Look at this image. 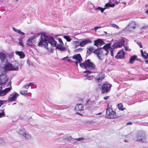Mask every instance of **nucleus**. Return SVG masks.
Returning a JSON list of instances; mask_svg holds the SVG:
<instances>
[{"mask_svg":"<svg viewBox=\"0 0 148 148\" xmlns=\"http://www.w3.org/2000/svg\"><path fill=\"white\" fill-rule=\"evenodd\" d=\"M84 140V138L83 137H81L80 138H75L74 139V140L75 141H80L83 140Z\"/></svg>","mask_w":148,"mask_h":148,"instance_id":"nucleus-34","label":"nucleus"},{"mask_svg":"<svg viewBox=\"0 0 148 148\" xmlns=\"http://www.w3.org/2000/svg\"><path fill=\"white\" fill-rule=\"evenodd\" d=\"M111 1L110 0V2L106 3L105 5V7H106V8L107 7H110L112 8L114 7L115 5V4L114 3L111 4Z\"/></svg>","mask_w":148,"mask_h":148,"instance_id":"nucleus-25","label":"nucleus"},{"mask_svg":"<svg viewBox=\"0 0 148 148\" xmlns=\"http://www.w3.org/2000/svg\"><path fill=\"white\" fill-rule=\"evenodd\" d=\"M136 138L137 140L139 141L140 142H145L146 141V136L144 135L137 134Z\"/></svg>","mask_w":148,"mask_h":148,"instance_id":"nucleus-11","label":"nucleus"},{"mask_svg":"<svg viewBox=\"0 0 148 148\" xmlns=\"http://www.w3.org/2000/svg\"><path fill=\"white\" fill-rule=\"evenodd\" d=\"M76 114H79V115L81 114L80 113H79V112H77Z\"/></svg>","mask_w":148,"mask_h":148,"instance_id":"nucleus-53","label":"nucleus"},{"mask_svg":"<svg viewBox=\"0 0 148 148\" xmlns=\"http://www.w3.org/2000/svg\"><path fill=\"white\" fill-rule=\"evenodd\" d=\"M18 134L22 135L25 140H29L32 137L31 134L24 130H19L18 131Z\"/></svg>","mask_w":148,"mask_h":148,"instance_id":"nucleus-5","label":"nucleus"},{"mask_svg":"<svg viewBox=\"0 0 148 148\" xmlns=\"http://www.w3.org/2000/svg\"><path fill=\"white\" fill-rule=\"evenodd\" d=\"M19 44L23 46V42H22V38H19Z\"/></svg>","mask_w":148,"mask_h":148,"instance_id":"nucleus-35","label":"nucleus"},{"mask_svg":"<svg viewBox=\"0 0 148 148\" xmlns=\"http://www.w3.org/2000/svg\"><path fill=\"white\" fill-rule=\"evenodd\" d=\"M67 61L68 62H71L72 61H71V60H70V59H67Z\"/></svg>","mask_w":148,"mask_h":148,"instance_id":"nucleus-46","label":"nucleus"},{"mask_svg":"<svg viewBox=\"0 0 148 148\" xmlns=\"http://www.w3.org/2000/svg\"><path fill=\"white\" fill-rule=\"evenodd\" d=\"M131 124V123H128V125H129V124Z\"/></svg>","mask_w":148,"mask_h":148,"instance_id":"nucleus-55","label":"nucleus"},{"mask_svg":"<svg viewBox=\"0 0 148 148\" xmlns=\"http://www.w3.org/2000/svg\"><path fill=\"white\" fill-rule=\"evenodd\" d=\"M5 116L4 112L3 111H2L1 112H0V118H1Z\"/></svg>","mask_w":148,"mask_h":148,"instance_id":"nucleus-33","label":"nucleus"},{"mask_svg":"<svg viewBox=\"0 0 148 148\" xmlns=\"http://www.w3.org/2000/svg\"><path fill=\"white\" fill-rule=\"evenodd\" d=\"M125 142H128V140H125Z\"/></svg>","mask_w":148,"mask_h":148,"instance_id":"nucleus-52","label":"nucleus"},{"mask_svg":"<svg viewBox=\"0 0 148 148\" xmlns=\"http://www.w3.org/2000/svg\"><path fill=\"white\" fill-rule=\"evenodd\" d=\"M106 116L110 118H114L116 117L115 112L110 108H108L106 109Z\"/></svg>","mask_w":148,"mask_h":148,"instance_id":"nucleus-6","label":"nucleus"},{"mask_svg":"<svg viewBox=\"0 0 148 148\" xmlns=\"http://www.w3.org/2000/svg\"><path fill=\"white\" fill-rule=\"evenodd\" d=\"M108 97H104V99L105 100H106L108 99Z\"/></svg>","mask_w":148,"mask_h":148,"instance_id":"nucleus-48","label":"nucleus"},{"mask_svg":"<svg viewBox=\"0 0 148 148\" xmlns=\"http://www.w3.org/2000/svg\"><path fill=\"white\" fill-rule=\"evenodd\" d=\"M16 104V103H14V104Z\"/></svg>","mask_w":148,"mask_h":148,"instance_id":"nucleus-58","label":"nucleus"},{"mask_svg":"<svg viewBox=\"0 0 148 148\" xmlns=\"http://www.w3.org/2000/svg\"><path fill=\"white\" fill-rule=\"evenodd\" d=\"M90 77L89 76H87V77H86V79H88L89 80H90Z\"/></svg>","mask_w":148,"mask_h":148,"instance_id":"nucleus-47","label":"nucleus"},{"mask_svg":"<svg viewBox=\"0 0 148 148\" xmlns=\"http://www.w3.org/2000/svg\"><path fill=\"white\" fill-rule=\"evenodd\" d=\"M94 45L97 47L101 46L104 44V42L101 39H99L97 40L94 41Z\"/></svg>","mask_w":148,"mask_h":148,"instance_id":"nucleus-18","label":"nucleus"},{"mask_svg":"<svg viewBox=\"0 0 148 148\" xmlns=\"http://www.w3.org/2000/svg\"><path fill=\"white\" fill-rule=\"evenodd\" d=\"M124 47L126 51H130L131 50V49H129L128 46H124Z\"/></svg>","mask_w":148,"mask_h":148,"instance_id":"nucleus-39","label":"nucleus"},{"mask_svg":"<svg viewBox=\"0 0 148 148\" xmlns=\"http://www.w3.org/2000/svg\"><path fill=\"white\" fill-rule=\"evenodd\" d=\"M5 101H0V106L2 105Z\"/></svg>","mask_w":148,"mask_h":148,"instance_id":"nucleus-42","label":"nucleus"},{"mask_svg":"<svg viewBox=\"0 0 148 148\" xmlns=\"http://www.w3.org/2000/svg\"><path fill=\"white\" fill-rule=\"evenodd\" d=\"M142 56L145 59H147L148 57V54L146 53L145 52L144 53L141 50L140 51Z\"/></svg>","mask_w":148,"mask_h":148,"instance_id":"nucleus-24","label":"nucleus"},{"mask_svg":"<svg viewBox=\"0 0 148 148\" xmlns=\"http://www.w3.org/2000/svg\"><path fill=\"white\" fill-rule=\"evenodd\" d=\"M72 58L78 62H80L82 60V57L79 54L74 55L72 57Z\"/></svg>","mask_w":148,"mask_h":148,"instance_id":"nucleus-17","label":"nucleus"},{"mask_svg":"<svg viewBox=\"0 0 148 148\" xmlns=\"http://www.w3.org/2000/svg\"><path fill=\"white\" fill-rule=\"evenodd\" d=\"M12 29L14 31L20 34L21 35H24L25 34L24 33L21 31L20 29H16L14 27H13Z\"/></svg>","mask_w":148,"mask_h":148,"instance_id":"nucleus-23","label":"nucleus"},{"mask_svg":"<svg viewBox=\"0 0 148 148\" xmlns=\"http://www.w3.org/2000/svg\"><path fill=\"white\" fill-rule=\"evenodd\" d=\"M19 95L16 93H14L10 94L8 97V100L10 102L16 100L17 97Z\"/></svg>","mask_w":148,"mask_h":148,"instance_id":"nucleus-14","label":"nucleus"},{"mask_svg":"<svg viewBox=\"0 0 148 148\" xmlns=\"http://www.w3.org/2000/svg\"><path fill=\"white\" fill-rule=\"evenodd\" d=\"M64 38L68 42H70L71 40V39L69 36H64Z\"/></svg>","mask_w":148,"mask_h":148,"instance_id":"nucleus-30","label":"nucleus"},{"mask_svg":"<svg viewBox=\"0 0 148 148\" xmlns=\"http://www.w3.org/2000/svg\"><path fill=\"white\" fill-rule=\"evenodd\" d=\"M15 53L17 55L20 57V58H23L25 56V55L23 52L16 51L15 52Z\"/></svg>","mask_w":148,"mask_h":148,"instance_id":"nucleus-20","label":"nucleus"},{"mask_svg":"<svg viewBox=\"0 0 148 148\" xmlns=\"http://www.w3.org/2000/svg\"><path fill=\"white\" fill-rule=\"evenodd\" d=\"M101 28V26H98V27H94V29L95 30V31H96V30L99 29V28Z\"/></svg>","mask_w":148,"mask_h":148,"instance_id":"nucleus-38","label":"nucleus"},{"mask_svg":"<svg viewBox=\"0 0 148 148\" xmlns=\"http://www.w3.org/2000/svg\"><path fill=\"white\" fill-rule=\"evenodd\" d=\"M68 58V56H67L65 57H64V58H63L62 59V60H64L66 59V58Z\"/></svg>","mask_w":148,"mask_h":148,"instance_id":"nucleus-44","label":"nucleus"},{"mask_svg":"<svg viewBox=\"0 0 148 148\" xmlns=\"http://www.w3.org/2000/svg\"><path fill=\"white\" fill-rule=\"evenodd\" d=\"M45 35V36H47L45 33H38L35 35L34 36L28 39L27 42L26 44L27 45L30 46H33L34 45V39L40 37L39 38V42L38 44V46L39 47H44V45H40L39 44L40 42H42V40L44 41V39L42 37V36Z\"/></svg>","mask_w":148,"mask_h":148,"instance_id":"nucleus-3","label":"nucleus"},{"mask_svg":"<svg viewBox=\"0 0 148 148\" xmlns=\"http://www.w3.org/2000/svg\"><path fill=\"white\" fill-rule=\"evenodd\" d=\"M12 89V86H10L9 87L6 88L3 90H1L2 88L0 87V96H3L6 95L7 93L10 91Z\"/></svg>","mask_w":148,"mask_h":148,"instance_id":"nucleus-13","label":"nucleus"},{"mask_svg":"<svg viewBox=\"0 0 148 148\" xmlns=\"http://www.w3.org/2000/svg\"><path fill=\"white\" fill-rule=\"evenodd\" d=\"M118 106L119 110H124V108H123V106L121 104H119Z\"/></svg>","mask_w":148,"mask_h":148,"instance_id":"nucleus-32","label":"nucleus"},{"mask_svg":"<svg viewBox=\"0 0 148 148\" xmlns=\"http://www.w3.org/2000/svg\"><path fill=\"white\" fill-rule=\"evenodd\" d=\"M101 114V113H98V114H97V115H100V114Z\"/></svg>","mask_w":148,"mask_h":148,"instance_id":"nucleus-54","label":"nucleus"},{"mask_svg":"<svg viewBox=\"0 0 148 148\" xmlns=\"http://www.w3.org/2000/svg\"><path fill=\"white\" fill-rule=\"evenodd\" d=\"M20 93L25 96H27V90H21L20 91Z\"/></svg>","mask_w":148,"mask_h":148,"instance_id":"nucleus-28","label":"nucleus"},{"mask_svg":"<svg viewBox=\"0 0 148 148\" xmlns=\"http://www.w3.org/2000/svg\"><path fill=\"white\" fill-rule=\"evenodd\" d=\"M138 138H140V136L138 137Z\"/></svg>","mask_w":148,"mask_h":148,"instance_id":"nucleus-56","label":"nucleus"},{"mask_svg":"<svg viewBox=\"0 0 148 148\" xmlns=\"http://www.w3.org/2000/svg\"><path fill=\"white\" fill-rule=\"evenodd\" d=\"M5 58V53L3 52L0 53V59L2 62L4 61Z\"/></svg>","mask_w":148,"mask_h":148,"instance_id":"nucleus-22","label":"nucleus"},{"mask_svg":"<svg viewBox=\"0 0 148 148\" xmlns=\"http://www.w3.org/2000/svg\"><path fill=\"white\" fill-rule=\"evenodd\" d=\"M75 62V64H76V65L77 66L78 65V63L79 62H78V61H77V62H75V61H74V62Z\"/></svg>","mask_w":148,"mask_h":148,"instance_id":"nucleus-45","label":"nucleus"},{"mask_svg":"<svg viewBox=\"0 0 148 148\" xmlns=\"http://www.w3.org/2000/svg\"><path fill=\"white\" fill-rule=\"evenodd\" d=\"M83 106L82 104H77L76 106L75 110L76 111H82L83 110Z\"/></svg>","mask_w":148,"mask_h":148,"instance_id":"nucleus-19","label":"nucleus"},{"mask_svg":"<svg viewBox=\"0 0 148 148\" xmlns=\"http://www.w3.org/2000/svg\"><path fill=\"white\" fill-rule=\"evenodd\" d=\"M136 58V56H132L130 60L129 63L132 64Z\"/></svg>","mask_w":148,"mask_h":148,"instance_id":"nucleus-27","label":"nucleus"},{"mask_svg":"<svg viewBox=\"0 0 148 148\" xmlns=\"http://www.w3.org/2000/svg\"><path fill=\"white\" fill-rule=\"evenodd\" d=\"M58 42L60 43L59 44H61V45L64 44L63 42L61 39H60V38H59L58 39Z\"/></svg>","mask_w":148,"mask_h":148,"instance_id":"nucleus-37","label":"nucleus"},{"mask_svg":"<svg viewBox=\"0 0 148 148\" xmlns=\"http://www.w3.org/2000/svg\"><path fill=\"white\" fill-rule=\"evenodd\" d=\"M137 44L140 47L142 48L143 47L141 42H137Z\"/></svg>","mask_w":148,"mask_h":148,"instance_id":"nucleus-40","label":"nucleus"},{"mask_svg":"<svg viewBox=\"0 0 148 148\" xmlns=\"http://www.w3.org/2000/svg\"><path fill=\"white\" fill-rule=\"evenodd\" d=\"M111 44H106L103 47V49H98L94 51V53L97 54L100 60H102L104 55L106 56L110 50L111 55L113 56V49L110 46Z\"/></svg>","mask_w":148,"mask_h":148,"instance_id":"nucleus-2","label":"nucleus"},{"mask_svg":"<svg viewBox=\"0 0 148 148\" xmlns=\"http://www.w3.org/2000/svg\"><path fill=\"white\" fill-rule=\"evenodd\" d=\"M125 42V40L123 39L119 40L113 45L112 48H111L113 49V51L114 49H116L117 48L121 47L123 45Z\"/></svg>","mask_w":148,"mask_h":148,"instance_id":"nucleus-7","label":"nucleus"},{"mask_svg":"<svg viewBox=\"0 0 148 148\" xmlns=\"http://www.w3.org/2000/svg\"><path fill=\"white\" fill-rule=\"evenodd\" d=\"M73 43L75 48H77L79 46H80V42L78 40L75 41Z\"/></svg>","mask_w":148,"mask_h":148,"instance_id":"nucleus-26","label":"nucleus"},{"mask_svg":"<svg viewBox=\"0 0 148 148\" xmlns=\"http://www.w3.org/2000/svg\"><path fill=\"white\" fill-rule=\"evenodd\" d=\"M70 138H71V137H70Z\"/></svg>","mask_w":148,"mask_h":148,"instance_id":"nucleus-57","label":"nucleus"},{"mask_svg":"<svg viewBox=\"0 0 148 148\" xmlns=\"http://www.w3.org/2000/svg\"><path fill=\"white\" fill-rule=\"evenodd\" d=\"M136 25L135 22H131L128 26L126 27V29L129 31H133L135 29Z\"/></svg>","mask_w":148,"mask_h":148,"instance_id":"nucleus-10","label":"nucleus"},{"mask_svg":"<svg viewBox=\"0 0 148 148\" xmlns=\"http://www.w3.org/2000/svg\"><path fill=\"white\" fill-rule=\"evenodd\" d=\"M80 46L83 47L86 44L89 43H91V42L90 40L89 39H84L81 40L80 41Z\"/></svg>","mask_w":148,"mask_h":148,"instance_id":"nucleus-16","label":"nucleus"},{"mask_svg":"<svg viewBox=\"0 0 148 148\" xmlns=\"http://www.w3.org/2000/svg\"><path fill=\"white\" fill-rule=\"evenodd\" d=\"M104 76L102 75V74H99L97 77H96V79L98 80V82H101L104 78Z\"/></svg>","mask_w":148,"mask_h":148,"instance_id":"nucleus-21","label":"nucleus"},{"mask_svg":"<svg viewBox=\"0 0 148 148\" xmlns=\"http://www.w3.org/2000/svg\"><path fill=\"white\" fill-rule=\"evenodd\" d=\"M4 69L6 70L17 71L19 69L18 66L12 65L11 64L8 63L5 65Z\"/></svg>","mask_w":148,"mask_h":148,"instance_id":"nucleus-8","label":"nucleus"},{"mask_svg":"<svg viewBox=\"0 0 148 148\" xmlns=\"http://www.w3.org/2000/svg\"><path fill=\"white\" fill-rule=\"evenodd\" d=\"M147 26H142L140 28L141 29H145L147 28Z\"/></svg>","mask_w":148,"mask_h":148,"instance_id":"nucleus-41","label":"nucleus"},{"mask_svg":"<svg viewBox=\"0 0 148 148\" xmlns=\"http://www.w3.org/2000/svg\"><path fill=\"white\" fill-rule=\"evenodd\" d=\"M29 86L28 84V83H27L25 85H24L23 87V88H24L27 89H28L29 88Z\"/></svg>","mask_w":148,"mask_h":148,"instance_id":"nucleus-31","label":"nucleus"},{"mask_svg":"<svg viewBox=\"0 0 148 148\" xmlns=\"http://www.w3.org/2000/svg\"><path fill=\"white\" fill-rule=\"evenodd\" d=\"M29 86H30L33 85L34 84V83L33 82H31L30 83H28Z\"/></svg>","mask_w":148,"mask_h":148,"instance_id":"nucleus-43","label":"nucleus"},{"mask_svg":"<svg viewBox=\"0 0 148 148\" xmlns=\"http://www.w3.org/2000/svg\"><path fill=\"white\" fill-rule=\"evenodd\" d=\"M145 12L148 15V10L147 11H146Z\"/></svg>","mask_w":148,"mask_h":148,"instance_id":"nucleus-51","label":"nucleus"},{"mask_svg":"<svg viewBox=\"0 0 148 148\" xmlns=\"http://www.w3.org/2000/svg\"><path fill=\"white\" fill-rule=\"evenodd\" d=\"M125 53L122 49L119 50L117 55L115 56V58L117 59L123 58H124Z\"/></svg>","mask_w":148,"mask_h":148,"instance_id":"nucleus-15","label":"nucleus"},{"mask_svg":"<svg viewBox=\"0 0 148 148\" xmlns=\"http://www.w3.org/2000/svg\"><path fill=\"white\" fill-rule=\"evenodd\" d=\"M112 86L108 83L103 84L102 86V92L103 93H107L110 89Z\"/></svg>","mask_w":148,"mask_h":148,"instance_id":"nucleus-9","label":"nucleus"},{"mask_svg":"<svg viewBox=\"0 0 148 148\" xmlns=\"http://www.w3.org/2000/svg\"><path fill=\"white\" fill-rule=\"evenodd\" d=\"M80 66L82 68H84L87 70L85 71V73H90L91 71L88 70V69L93 70L95 69V65L92 63L90 60H86L85 62L80 64Z\"/></svg>","mask_w":148,"mask_h":148,"instance_id":"nucleus-4","label":"nucleus"},{"mask_svg":"<svg viewBox=\"0 0 148 148\" xmlns=\"http://www.w3.org/2000/svg\"><path fill=\"white\" fill-rule=\"evenodd\" d=\"M116 3L117 4V2H116Z\"/></svg>","mask_w":148,"mask_h":148,"instance_id":"nucleus-59","label":"nucleus"},{"mask_svg":"<svg viewBox=\"0 0 148 148\" xmlns=\"http://www.w3.org/2000/svg\"><path fill=\"white\" fill-rule=\"evenodd\" d=\"M93 50V48L92 47H90L87 50V52H91Z\"/></svg>","mask_w":148,"mask_h":148,"instance_id":"nucleus-36","label":"nucleus"},{"mask_svg":"<svg viewBox=\"0 0 148 148\" xmlns=\"http://www.w3.org/2000/svg\"><path fill=\"white\" fill-rule=\"evenodd\" d=\"M8 79V77L5 75L1 74L0 72V85L6 83Z\"/></svg>","mask_w":148,"mask_h":148,"instance_id":"nucleus-12","label":"nucleus"},{"mask_svg":"<svg viewBox=\"0 0 148 148\" xmlns=\"http://www.w3.org/2000/svg\"><path fill=\"white\" fill-rule=\"evenodd\" d=\"M106 9V8H102L98 7L96 9V10H99L101 11V13H103L104 12V11Z\"/></svg>","mask_w":148,"mask_h":148,"instance_id":"nucleus-29","label":"nucleus"},{"mask_svg":"<svg viewBox=\"0 0 148 148\" xmlns=\"http://www.w3.org/2000/svg\"><path fill=\"white\" fill-rule=\"evenodd\" d=\"M42 37L45 40H42L41 41L42 42H40L39 45H44V47L47 49H48V45L49 42L51 46L56 47L57 49L62 51H64L65 50L66 48L63 46L64 44H58L57 45V42L51 36L43 35Z\"/></svg>","mask_w":148,"mask_h":148,"instance_id":"nucleus-1","label":"nucleus"},{"mask_svg":"<svg viewBox=\"0 0 148 148\" xmlns=\"http://www.w3.org/2000/svg\"><path fill=\"white\" fill-rule=\"evenodd\" d=\"M81 50H82V49L81 48H80L79 49L76 50L75 51H76V52H77V51H79Z\"/></svg>","mask_w":148,"mask_h":148,"instance_id":"nucleus-49","label":"nucleus"},{"mask_svg":"<svg viewBox=\"0 0 148 148\" xmlns=\"http://www.w3.org/2000/svg\"><path fill=\"white\" fill-rule=\"evenodd\" d=\"M145 62L146 63L148 64V60H145Z\"/></svg>","mask_w":148,"mask_h":148,"instance_id":"nucleus-50","label":"nucleus"}]
</instances>
